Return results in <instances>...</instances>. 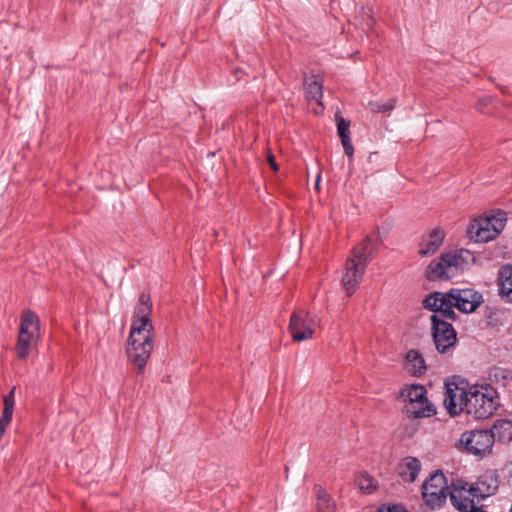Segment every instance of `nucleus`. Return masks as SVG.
I'll return each mask as SVG.
<instances>
[{
  "label": "nucleus",
  "mask_w": 512,
  "mask_h": 512,
  "mask_svg": "<svg viewBox=\"0 0 512 512\" xmlns=\"http://www.w3.org/2000/svg\"><path fill=\"white\" fill-rule=\"evenodd\" d=\"M152 304L150 297L141 294L131 320L127 356L142 374L154 347V327L151 321Z\"/></svg>",
  "instance_id": "obj_1"
},
{
  "label": "nucleus",
  "mask_w": 512,
  "mask_h": 512,
  "mask_svg": "<svg viewBox=\"0 0 512 512\" xmlns=\"http://www.w3.org/2000/svg\"><path fill=\"white\" fill-rule=\"evenodd\" d=\"M372 238L366 237L351 253L345 264L342 283L348 296L358 288L366 267L371 261L374 252Z\"/></svg>",
  "instance_id": "obj_2"
},
{
  "label": "nucleus",
  "mask_w": 512,
  "mask_h": 512,
  "mask_svg": "<svg viewBox=\"0 0 512 512\" xmlns=\"http://www.w3.org/2000/svg\"><path fill=\"white\" fill-rule=\"evenodd\" d=\"M474 261V255L466 249H460L443 253L437 261L431 262L426 275L429 280L449 279L454 277L459 270L465 269Z\"/></svg>",
  "instance_id": "obj_3"
},
{
  "label": "nucleus",
  "mask_w": 512,
  "mask_h": 512,
  "mask_svg": "<svg viewBox=\"0 0 512 512\" xmlns=\"http://www.w3.org/2000/svg\"><path fill=\"white\" fill-rule=\"evenodd\" d=\"M466 413L476 419H485L497 407V392L489 385H473L466 390Z\"/></svg>",
  "instance_id": "obj_4"
},
{
  "label": "nucleus",
  "mask_w": 512,
  "mask_h": 512,
  "mask_svg": "<svg viewBox=\"0 0 512 512\" xmlns=\"http://www.w3.org/2000/svg\"><path fill=\"white\" fill-rule=\"evenodd\" d=\"M405 413L413 418H429L437 414L436 406L428 399L427 389L420 384L405 385L400 392Z\"/></svg>",
  "instance_id": "obj_5"
},
{
  "label": "nucleus",
  "mask_w": 512,
  "mask_h": 512,
  "mask_svg": "<svg viewBox=\"0 0 512 512\" xmlns=\"http://www.w3.org/2000/svg\"><path fill=\"white\" fill-rule=\"evenodd\" d=\"M40 321L39 317L30 310L22 313L16 343V354L19 359H26L36 347L39 339Z\"/></svg>",
  "instance_id": "obj_6"
},
{
  "label": "nucleus",
  "mask_w": 512,
  "mask_h": 512,
  "mask_svg": "<svg viewBox=\"0 0 512 512\" xmlns=\"http://www.w3.org/2000/svg\"><path fill=\"white\" fill-rule=\"evenodd\" d=\"M506 214L498 212L492 216L472 220L467 228L468 236L475 242H488L495 239L504 229Z\"/></svg>",
  "instance_id": "obj_7"
},
{
  "label": "nucleus",
  "mask_w": 512,
  "mask_h": 512,
  "mask_svg": "<svg viewBox=\"0 0 512 512\" xmlns=\"http://www.w3.org/2000/svg\"><path fill=\"white\" fill-rule=\"evenodd\" d=\"M316 327V320L304 309H297L290 316L288 330L294 342L313 339Z\"/></svg>",
  "instance_id": "obj_8"
},
{
  "label": "nucleus",
  "mask_w": 512,
  "mask_h": 512,
  "mask_svg": "<svg viewBox=\"0 0 512 512\" xmlns=\"http://www.w3.org/2000/svg\"><path fill=\"white\" fill-rule=\"evenodd\" d=\"M448 487L444 474L436 472L422 485L423 499L432 509L440 508L446 501Z\"/></svg>",
  "instance_id": "obj_9"
},
{
  "label": "nucleus",
  "mask_w": 512,
  "mask_h": 512,
  "mask_svg": "<svg viewBox=\"0 0 512 512\" xmlns=\"http://www.w3.org/2000/svg\"><path fill=\"white\" fill-rule=\"evenodd\" d=\"M459 443L467 452L477 456L489 454L494 445L493 435L488 430L464 432L460 437Z\"/></svg>",
  "instance_id": "obj_10"
},
{
  "label": "nucleus",
  "mask_w": 512,
  "mask_h": 512,
  "mask_svg": "<svg viewBox=\"0 0 512 512\" xmlns=\"http://www.w3.org/2000/svg\"><path fill=\"white\" fill-rule=\"evenodd\" d=\"M447 320L449 319L431 316L432 337L435 347L440 353L447 352L457 341L456 331Z\"/></svg>",
  "instance_id": "obj_11"
},
{
  "label": "nucleus",
  "mask_w": 512,
  "mask_h": 512,
  "mask_svg": "<svg viewBox=\"0 0 512 512\" xmlns=\"http://www.w3.org/2000/svg\"><path fill=\"white\" fill-rule=\"evenodd\" d=\"M450 298L452 309L456 308L462 313L474 312L483 302L482 295L471 288L451 289Z\"/></svg>",
  "instance_id": "obj_12"
},
{
  "label": "nucleus",
  "mask_w": 512,
  "mask_h": 512,
  "mask_svg": "<svg viewBox=\"0 0 512 512\" xmlns=\"http://www.w3.org/2000/svg\"><path fill=\"white\" fill-rule=\"evenodd\" d=\"M423 305L425 308L434 312L432 316H438V318H448L450 320H454L456 318V314L454 310H452L450 291L447 293H431L424 299Z\"/></svg>",
  "instance_id": "obj_13"
},
{
  "label": "nucleus",
  "mask_w": 512,
  "mask_h": 512,
  "mask_svg": "<svg viewBox=\"0 0 512 512\" xmlns=\"http://www.w3.org/2000/svg\"><path fill=\"white\" fill-rule=\"evenodd\" d=\"M470 485H455L449 492L452 505L460 512H472L476 508L477 497Z\"/></svg>",
  "instance_id": "obj_14"
},
{
  "label": "nucleus",
  "mask_w": 512,
  "mask_h": 512,
  "mask_svg": "<svg viewBox=\"0 0 512 512\" xmlns=\"http://www.w3.org/2000/svg\"><path fill=\"white\" fill-rule=\"evenodd\" d=\"M499 486L498 477L493 472H487L480 476L470 487L477 497V502L494 495Z\"/></svg>",
  "instance_id": "obj_15"
},
{
  "label": "nucleus",
  "mask_w": 512,
  "mask_h": 512,
  "mask_svg": "<svg viewBox=\"0 0 512 512\" xmlns=\"http://www.w3.org/2000/svg\"><path fill=\"white\" fill-rule=\"evenodd\" d=\"M443 403L451 416L460 414L462 411L466 412V390L455 386L454 388L447 387Z\"/></svg>",
  "instance_id": "obj_16"
},
{
  "label": "nucleus",
  "mask_w": 512,
  "mask_h": 512,
  "mask_svg": "<svg viewBox=\"0 0 512 512\" xmlns=\"http://www.w3.org/2000/svg\"><path fill=\"white\" fill-rule=\"evenodd\" d=\"M444 240V233L440 229H433L428 235L422 238L419 244V254L430 256L436 253Z\"/></svg>",
  "instance_id": "obj_17"
},
{
  "label": "nucleus",
  "mask_w": 512,
  "mask_h": 512,
  "mask_svg": "<svg viewBox=\"0 0 512 512\" xmlns=\"http://www.w3.org/2000/svg\"><path fill=\"white\" fill-rule=\"evenodd\" d=\"M499 296L507 303H512V266L504 265L498 272Z\"/></svg>",
  "instance_id": "obj_18"
},
{
  "label": "nucleus",
  "mask_w": 512,
  "mask_h": 512,
  "mask_svg": "<svg viewBox=\"0 0 512 512\" xmlns=\"http://www.w3.org/2000/svg\"><path fill=\"white\" fill-rule=\"evenodd\" d=\"M421 470V463L417 458L406 457L397 466L399 476L408 482H413Z\"/></svg>",
  "instance_id": "obj_19"
},
{
  "label": "nucleus",
  "mask_w": 512,
  "mask_h": 512,
  "mask_svg": "<svg viewBox=\"0 0 512 512\" xmlns=\"http://www.w3.org/2000/svg\"><path fill=\"white\" fill-rule=\"evenodd\" d=\"M405 368L414 376H421L426 372L427 366L425 360L418 350L413 349L407 352L405 357Z\"/></svg>",
  "instance_id": "obj_20"
},
{
  "label": "nucleus",
  "mask_w": 512,
  "mask_h": 512,
  "mask_svg": "<svg viewBox=\"0 0 512 512\" xmlns=\"http://www.w3.org/2000/svg\"><path fill=\"white\" fill-rule=\"evenodd\" d=\"M14 393L15 387H13L10 390V392L3 398V412L0 418V436H3V434L6 431V428L9 426L12 420L15 403Z\"/></svg>",
  "instance_id": "obj_21"
},
{
  "label": "nucleus",
  "mask_w": 512,
  "mask_h": 512,
  "mask_svg": "<svg viewBox=\"0 0 512 512\" xmlns=\"http://www.w3.org/2000/svg\"><path fill=\"white\" fill-rule=\"evenodd\" d=\"M316 497V508L318 512H334L336 503L332 496L320 485L313 488Z\"/></svg>",
  "instance_id": "obj_22"
},
{
  "label": "nucleus",
  "mask_w": 512,
  "mask_h": 512,
  "mask_svg": "<svg viewBox=\"0 0 512 512\" xmlns=\"http://www.w3.org/2000/svg\"><path fill=\"white\" fill-rule=\"evenodd\" d=\"M493 435V442H509L512 440V421L500 419L497 420L488 430Z\"/></svg>",
  "instance_id": "obj_23"
},
{
  "label": "nucleus",
  "mask_w": 512,
  "mask_h": 512,
  "mask_svg": "<svg viewBox=\"0 0 512 512\" xmlns=\"http://www.w3.org/2000/svg\"><path fill=\"white\" fill-rule=\"evenodd\" d=\"M336 121H337L338 135L341 138V143L343 145L344 152L349 158H352L353 153H354V148H353V145H352L351 139H350V132H349L350 122L346 121L344 118L339 117V116H336Z\"/></svg>",
  "instance_id": "obj_24"
},
{
  "label": "nucleus",
  "mask_w": 512,
  "mask_h": 512,
  "mask_svg": "<svg viewBox=\"0 0 512 512\" xmlns=\"http://www.w3.org/2000/svg\"><path fill=\"white\" fill-rule=\"evenodd\" d=\"M306 95L308 99L316 100L317 104L322 107V84L314 77L306 79L304 82Z\"/></svg>",
  "instance_id": "obj_25"
},
{
  "label": "nucleus",
  "mask_w": 512,
  "mask_h": 512,
  "mask_svg": "<svg viewBox=\"0 0 512 512\" xmlns=\"http://www.w3.org/2000/svg\"><path fill=\"white\" fill-rule=\"evenodd\" d=\"M396 99L392 98L385 102L380 101H370L368 103L369 109L373 113H382V112H388L392 111L395 107Z\"/></svg>",
  "instance_id": "obj_26"
},
{
  "label": "nucleus",
  "mask_w": 512,
  "mask_h": 512,
  "mask_svg": "<svg viewBox=\"0 0 512 512\" xmlns=\"http://www.w3.org/2000/svg\"><path fill=\"white\" fill-rule=\"evenodd\" d=\"M357 484L360 490L366 493H371L377 488V481L368 474L359 475Z\"/></svg>",
  "instance_id": "obj_27"
},
{
  "label": "nucleus",
  "mask_w": 512,
  "mask_h": 512,
  "mask_svg": "<svg viewBox=\"0 0 512 512\" xmlns=\"http://www.w3.org/2000/svg\"><path fill=\"white\" fill-rule=\"evenodd\" d=\"M377 512H407L401 505H387L380 507Z\"/></svg>",
  "instance_id": "obj_28"
},
{
  "label": "nucleus",
  "mask_w": 512,
  "mask_h": 512,
  "mask_svg": "<svg viewBox=\"0 0 512 512\" xmlns=\"http://www.w3.org/2000/svg\"><path fill=\"white\" fill-rule=\"evenodd\" d=\"M267 162L273 171H278L279 168L276 163L275 156L271 153V151L267 152Z\"/></svg>",
  "instance_id": "obj_29"
},
{
  "label": "nucleus",
  "mask_w": 512,
  "mask_h": 512,
  "mask_svg": "<svg viewBox=\"0 0 512 512\" xmlns=\"http://www.w3.org/2000/svg\"><path fill=\"white\" fill-rule=\"evenodd\" d=\"M320 176H317V182H319ZM316 186H318V183H316Z\"/></svg>",
  "instance_id": "obj_30"
},
{
  "label": "nucleus",
  "mask_w": 512,
  "mask_h": 512,
  "mask_svg": "<svg viewBox=\"0 0 512 512\" xmlns=\"http://www.w3.org/2000/svg\"><path fill=\"white\" fill-rule=\"evenodd\" d=\"M2 438V436H0V439Z\"/></svg>",
  "instance_id": "obj_31"
}]
</instances>
